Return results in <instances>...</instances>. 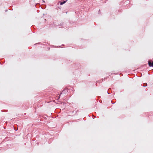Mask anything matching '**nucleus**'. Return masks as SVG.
Masks as SVG:
<instances>
[{"instance_id":"nucleus-1","label":"nucleus","mask_w":153,"mask_h":153,"mask_svg":"<svg viewBox=\"0 0 153 153\" xmlns=\"http://www.w3.org/2000/svg\"><path fill=\"white\" fill-rule=\"evenodd\" d=\"M148 64L149 66L150 67H153V61L152 62H151L150 61H148Z\"/></svg>"},{"instance_id":"nucleus-2","label":"nucleus","mask_w":153,"mask_h":153,"mask_svg":"<svg viewBox=\"0 0 153 153\" xmlns=\"http://www.w3.org/2000/svg\"><path fill=\"white\" fill-rule=\"evenodd\" d=\"M67 0L66 1H63V2H61L60 3V5H62V4H64V3H65L66 2Z\"/></svg>"}]
</instances>
